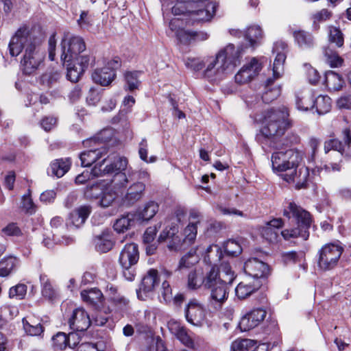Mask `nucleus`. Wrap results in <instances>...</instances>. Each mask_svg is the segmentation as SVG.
I'll list each match as a JSON object with an SVG mask.
<instances>
[{"label": "nucleus", "instance_id": "13", "mask_svg": "<svg viewBox=\"0 0 351 351\" xmlns=\"http://www.w3.org/2000/svg\"><path fill=\"white\" fill-rule=\"evenodd\" d=\"M184 312L186 321L195 326L201 325L205 319V310L202 304L195 298L189 301Z\"/></svg>", "mask_w": 351, "mask_h": 351}, {"label": "nucleus", "instance_id": "46", "mask_svg": "<svg viewBox=\"0 0 351 351\" xmlns=\"http://www.w3.org/2000/svg\"><path fill=\"white\" fill-rule=\"evenodd\" d=\"M40 280L42 285L43 296L49 300L54 299L56 296V292L47 276L45 274H41L40 276Z\"/></svg>", "mask_w": 351, "mask_h": 351}, {"label": "nucleus", "instance_id": "1", "mask_svg": "<svg viewBox=\"0 0 351 351\" xmlns=\"http://www.w3.org/2000/svg\"><path fill=\"white\" fill-rule=\"evenodd\" d=\"M41 43L42 40L34 36L27 26L20 27L11 38L8 45L11 56H18L25 49L21 62L25 74H35L42 64L45 53L41 50Z\"/></svg>", "mask_w": 351, "mask_h": 351}, {"label": "nucleus", "instance_id": "62", "mask_svg": "<svg viewBox=\"0 0 351 351\" xmlns=\"http://www.w3.org/2000/svg\"><path fill=\"white\" fill-rule=\"evenodd\" d=\"M262 236L270 242L276 241L278 238V232L267 224L265 226L261 232Z\"/></svg>", "mask_w": 351, "mask_h": 351}, {"label": "nucleus", "instance_id": "9", "mask_svg": "<svg viewBox=\"0 0 351 351\" xmlns=\"http://www.w3.org/2000/svg\"><path fill=\"white\" fill-rule=\"evenodd\" d=\"M216 275L214 267L206 275H204L200 268L191 269L187 274V288L190 290L199 289L202 286L204 288H210L216 280Z\"/></svg>", "mask_w": 351, "mask_h": 351}, {"label": "nucleus", "instance_id": "6", "mask_svg": "<svg viewBox=\"0 0 351 351\" xmlns=\"http://www.w3.org/2000/svg\"><path fill=\"white\" fill-rule=\"evenodd\" d=\"M302 159L301 154L295 149H288L285 152H276L271 156L272 168L277 171H287L284 179L287 182L295 180L296 169Z\"/></svg>", "mask_w": 351, "mask_h": 351}, {"label": "nucleus", "instance_id": "64", "mask_svg": "<svg viewBox=\"0 0 351 351\" xmlns=\"http://www.w3.org/2000/svg\"><path fill=\"white\" fill-rule=\"evenodd\" d=\"M77 23L82 29H88L93 25V19L88 16V12L82 11L80 14V19L77 20Z\"/></svg>", "mask_w": 351, "mask_h": 351}, {"label": "nucleus", "instance_id": "8", "mask_svg": "<svg viewBox=\"0 0 351 351\" xmlns=\"http://www.w3.org/2000/svg\"><path fill=\"white\" fill-rule=\"evenodd\" d=\"M61 47V60L63 63L73 61V58H77L86 49V44L82 37L70 35L69 33L64 34Z\"/></svg>", "mask_w": 351, "mask_h": 351}, {"label": "nucleus", "instance_id": "49", "mask_svg": "<svg viewBox=\"0 0 351 351\" xmlns=\"http://www.w3.org/2000/svg\"><path fill=\"white\" fill-rule=\"evenodd\" d=\"M134 223V220L129 217V215L123 216L117 219L114 223V229L119 233H122L128 230Z\"/></svg>", "mask_w": 351, "mask_h": 351}, {"label": "nucleus", "instance_id": "53", "mask_svg": "<svg viewBox=\"0 0 351 351\" xmlns=\"http://www.w3.org/2000/svg\"><path fill=\"white\" fill-rule=\"evenodd\" d=\"M22 322L25 331L29 335H40L43 332V327L40 324L32 325L26 318H23Z\"/></svg>", "mask_w": 351, "mask_h": 351}, {"label": "nucleus", "instance_id": "60", "mask_svg": "<svg viewBox=\"0 0 351 351\" xmlns=\"http://www.w3.org/2000/svg\"><path fill=\"white\" fill-rule=\"evenodd\" d=\"M93 61V58L86 54L78 55L77 58H73V62L77 64L84 71L88 69L90 62Z\"/></svg>", "mask_w": 351, "mask_h": 351}, {"label": "nucleus", "instance_id": "54", "mask_svg": "<svg viewBox=\"0 0 351 351\" xmlns=\"http://www.w3.org/2000/svg\"><path fill=\"white\" fill-rule=\"evenodd\" d=\"M178 226L177 224H172L169 227H166L165 229L160 233L158 237V241L162 242L167 239H175V236L178 232Z\"/></svg>", "mask_w": 351, "mask_h": 351}, {"label": "nucleus", "instance_id": "14", "mask_svg": "<svg viewBox=\"0 0 351 351\" xmlns=\"http://www.w3.org/2000/svg\"><path fill=\"white\" fill-rule=\"evenodd\" d=\"M266 315L267 311L265 308H254L241 317L239 326L242 331L250 330L260 325Z\"/></svg>", "mask_w": 351, "mask_h": 351}, {"label": "nucleus", "instance_id": "58", "mask_svg": "<svg viewBox=\"0 0 351 351\" xmlns=\"http://www.w3.org/2000/svg\"><path fill=\"white\" fill-rule=\"evenodd\" d=\"M190 10L189 5L186 4L185 2H181L180 0H177L176 3L172 8V13L174 15H181L189 14L190 16Z\"/></svg>", "mask_w": 351, "mask_h": 351}, {"label": "nucleus", "instance_id": "2", "mask_svg": "<svg viewBox=\"0 0 351 351\" xmlns=\"http://www.w3.org/2000/svg\"><path fill=\"white\" fill-rule=\"evenodd\" d=\"M289 117V112L285 106L271 109L267 112L264 126L261 131V136L265 138V143L276 149L281 147V144L278 141L291 126Z\"/></svg>", "mask_w": 351, "mask_h": 351}, {"label": "nucleus", "instance_id": "37", "mask_svg": "<svg viewBox=\"0 0 351 351\" xmlns=\"http://www.w3.org/2000/svg\"><path fill=\"white\" fill-rule=\"evenodd\" d=\"M295 41L302 48H309L313 45V36L304 30H295L293 32Z\"/></svg>", "mask_w": 351, "mask_h": 351}, {"label": "nucleus", "instance_id": "48", "mask_svg": "<svg viewBox=\"0 0 351 351\" xmlns=\"http://www.w3.org/2000/svg\"><path fill=\"white\" fill-rule=\"evenodd\" d=\"M140 72L138 71H127L125 73V80L128 89L130 91H133L138 88L140 81L138 80V75Z\"/></svg>", "mask_w": 351, "mask_h": 351}, {"label": "nucleus", "instance_id": "61", "mask_svg": "<svg viewBox=\"0 0 351 351\" xmlns=\"http://www.w3.org/2000/svg\"><path fill=\"white\" fill-rule=\"evenodd\" d=\"M101 188L98 184L88 186L84 191V195L88 199H97L100 196Z\"/></svg>", "mask_w": 351, "mask_h": 351}, {"label": "nucleus", "instance_id": "18", "mask_svg": "<svg viewBox=\"0 0 351 351\" xmlns=\"http://www.w3.org/2000/svg\"><path fill=\"white\" fill-rule=\"evenodd\" d=\"M244 271L245 274L252 276V280H260L265 278L269 272V268L267 264L254 258L247 260L244 265Z\"/></svg>", "mask_w": 351, "mask_h": 351}, {"label": "nucleus", "instance_id": "44", "mask_svg": "<svg viewBox=\"0 0 351 351\" xmlns=\"http://www.w3.org/2000/svg\"><path fill=\"white\" fill-rule=\"evenodd\" d=\"M222 258V252L221 248L217 245H213L207 248L204 257L205 261L210 265H216Z\"/></svg>", "mask_w": 351, "mask_h": 351}, {"label": "nucleus", "instance_id": "57", "mask_svg": "<svg viewBox=\"0 0 351 351\" xmlns=\"http://www.w3.org/2000/svg\"><path fill=\"white\" fill-rule=\"evenodd\" d=\"M185 65L187 68L197 71L204 68V62L199 58H188L185 60Z\"/></svg>", "mask_w": 351, "mask_h": 351}, {"label": "nucleus", "instance_id": "43", "mask_svg": "<svg viewBox=\"0 0 351 351\" xmlns=\"http://www.w3.org/2000/svg\"><path fill=\"white\" fill-rule=\"evenodd\" d=\"M323 53L325 61L331 67H338L343 63V59L339 54L329 47H326L323 49Z\"/></svg>", "mask_w": 351, "mask_h": 351}, {"label": "nucleus", "instance_id": "56", "mask_svg": "<svg viewBox=\"0 0 351 351\" xmlns=\"http://www.w3.org/2000/svg\"><path fill=\"white\" fill-rule=\"evenodd\" d=\"M58 119L53 116H47L43 117L40 125L41 128L46 132L52 130L57 125Z\"/></svg>", "mask_w": 351, "mask_h": 351}, {"label": "nucleus", "instance_id": "42", "mask_svg": "<svg viewBox=\"0 0 351 351\" xmlns=\"http://www.w3.org/2000/svg\"><path fill=\"white\" fill-rule=\"evenodd\" d=\"M314 108L319 114H324L330 111L331 108V99L328 95H319L313 98Z\"/></svg>", "mask_w": 351, "mask_h": 351}, {"label": "nucleus", "instance_id": "11", "mask_svg": "<svg viewBox=\"0 0 351 351\" xmlns=\"http://www.w3.org/2000/svg\"><path fill=\"white\" fill-rule=\"evenodd\" d=\"M108 158H104L101 162L95 165L93 168V173L95 176H103L108 174L123 173L125 170L128 160L124 157H117L113 162L107 163Z\"/></svg>", "mask_w": 351, "mask_h": 351}, {"label": "nucleus", "instance_id": "25", "mask_svg": "<svg viewBox=\"0 0 351 351\" xmlns=\"http://www.w3.org/2000/svg\"><path fill=\"white\" fill-rule=\"evenodd\" d=\"M77 337L75 332H70L68 335L62 332H58L52 337V346L56 350H63L67 346L74 348L78 345V342L75 341L71 343V339H75Z\"/></svg>", "mask_w": 351, "mask_h": 351}, {"label": "nucleus", "instance_id": "39", "mask_svg": "<svg viewBox=\"0 0 351 351\" xmlns=\"http://www.w3.org/2000/svg\"><path fill=\"white\" fill-rule=\"evenodd\" d=\"M262 37V30L258 26L248 27L245 34V38L249 42V45L253 48L260 43Z\"/></svg>", "mask_w": 351, "mask_h": 351}, {"label": "nucleus", "instance_id": "4", "mask_svg": "<svg viewBox=\"0 0 351 351\" xmlns=\"http://www.w3.org/2000/svg\"><path fill=\"white\" fill-rule=\"evenodd\" d=\"M292 217L295 219L298 227L295 228L285 229L281 232L285 240L302 237L306 240L308 238V228L311 226V218L310 213L293 202H290L287 208L284 210V215L288 218Z\"/></svg>", "mask_w": 351, "mask_h": 351}, {"label": "nucleus", "instance_id": "33", "mask_svg": "<svg viewBox=\"0 0 351 351\" xmlns=\"http://www.w3.org/2000/svg\"><path fill=\"white\" fill-rule=\"evenodd\" d=\"M199 261V257L195 251L191 250L182 257L176 271L184 273L187 269H191Z\"/></svg>", "mask_w": 351, "mask_h": 351}, {"label": "nucleus", "instance_id": "16", "mask_svg": "<svg viewBox=\"0 0 351 351\" xmlns=\"http://www.w3.org/2000/svg\"><path fill=\"white\" fill-rule=\"evenodd\" d=\"M203 219V215L195 209H191L189 212V223L184 230V239L183 245H189L192 244L197 237V224Z\"/></svg>", "mask_w": 351, "mask_h": 351}, {"label": "nucleus", "instance_id": "45", "mask_svg": "<svg viewBox=\"0 0 351 351\" xmlns=\"http://www.w3.org/2000/svg\"><path fill=\"white\" fill-rule=\"evenodd\" d=\"M64 64L66 65L67 79L72 82H77L84 71L73 61L66 62Z\"/></svg>", "mask_w": 351, "mask_h": 351}, {"label": "nucleus", "instance_id": "51", "mask_svg": "<svg viewBox=\"0 0 351 351\" xmlns=\"http://www.w3.org/2000/svg\"><path fill=\"white\" fill-rule=\"evenodd\" d=\"M224 251L230 256H237L242 252V248L239 243L234 240H228L223 245Z\"/></svg>", "mask_w": 351, "mask_h": 351}, {"label": "nucleus", "instance_id": "21", "mask_svg": "<svg viewBox=\"0 0 351 351\" xmlns=\"http://www.w3.org/2000/svg\"><path fill=\"white\" fill-rule=\"evenodd\" d=\"M218 6L217 3L210 1L201 7L191 8L189 17L195 21H210L215 16Z\"/></svg>", "mask_w": 351, "mask_h": 351}, {"label": "nucleus", "instance_id": "31", "mask_svg": "<svg viewBox=\"0 0 351 351\" xmlns=\"http://www.w3.org/2000/svg\"><path fill=\"white\" fill-rule=\"evenodd\" d=\"M274 78H269L265 83V90L262 95V99L265 103H270L276 99L280 95L281 88L280 86L272 87Z\"/></svg>", "mask_w": 351, "mask_h": 351}, {"label": "nucleus", "instance_id": "26", "mask_svg": "<svg viewBox=\"0 0 351 351\" xmlns=\"http://www.w3.org/2000/svg\"><path fill=\"white\" fill-rule=\"evenodd\" d=\"M261 281L257 280H246L241 282L235 289L236 295L241 300L250 296L259 289Z\"/></svg>", "mask_w": 351, "mask_h": 351}, {"label": "nucleus", "instance_id": "35", "mask_svg": "<svg viewBox=\"0 0 351 351\" xmlns=\"http://www.w3.org/2000/svg\"><path fill=\"white\" fill-rule=\"evenodd\" d=\"M81 297L83 301L90 304L97 306L101 302L103 294L99 289L93 288L82 291Z\"/></svg>", "mask_w": 351, "mask_h": 351}, {"label": "nucleus", "instance_id": "20", "mask_svg": "<svg viewBox=\"0 0 351 351\" xmlns=\"http://www.w3.org/2000/svg\"><path fill=\"white\" fill-rule=\"evenodd\" d=\"M207 289H210V295L208 298V306L215 310L221 309L223 303L228 298V287L220 283H216V285H213L211 287Z\"/></svg>", "mask_w": 351, "mask_h": 351}, {"label": "nucleus", "instance_id": "15", "mask_svg": "<svg viewBox=\"0 0 351 351\" xmlns=\"http://www.w3.org/2000/svg\"><path fill=\"white\" fill-rule=\"evenodd\" d=\"M159 278L156 269H149L143 278L139 289L137 290V296L141 300H145L149 293H152L158 285Z\"/></svg>", "mask_w": 351, "mask_h": 351}, {"label": "nucleus", "instance_id": "38", "mask_svg": "<svg viewBox=\"0 0 351 351\" xmlns=\"http://www.w3.org/2000/svg\"><path fill=\"white\" fill-rule=\"evenodd\" d=\"M113 245L111 236L108 234L103 233L95 239V248L99 252L106 253L110 251Z\"/></svg>", "mask_w": 351, "mask_h": 351}, {"label": "nucleus", "instance_id": "7", "mask_svg": "<svg viewBox=\"0 0 351 351\" xmlns=\"http://www.w3.org/2000/svg\"><path fill=\"white\" fill-rule=\"evenodd\" d=\"M343 252L339 244L330 243L324 245L318 251L317 266L322 271L333 269L338 264Z\"/></svg>", "mask_w": 351, "mask_h": 351}, {"label": "nucleus", "instance_id": "27", "mask_svg": "<svg viewBox=\"0 0 351 351\" xmlns=\"http://www.w3.org/2000/svg\"><path fill=\"white\" fill-rule=\"evenodd\" d=\"M107 154V149L101 145L99 147H93L82 152L80 155L81 165L83 167H90L98 159Z\"/></svg>", "mask_w": 351, "mask_h": 351}, {"label": "nucleus", "instance_id": "28", "mask_svg": "<svg viewBox=\"0 0 351 351\" xmlns=\"http://www.w3.org/2000/svg\"><path fill=\"white\" fill-rule=\"evenodd\" d=\"M215 272L217 273V276L216 280L213 285L220 283L228 287L232 283L236 277L234 272L232 270L228 263L221 264L219 270L215 269Z\"/></svg>", "mask_w": 351, "mask_h": 351}, {"label": "nucleus", "instance_id": "40", "mask_svg": "<svg viewBox=\"0 0 351 351\" xmlns=\"http://www.w3.org/2000/svg\"><path fill=\"white\" fill-rule=\"evenodd\" d=\"M297 108L302 111H307L314 108L313 95L311 93L297 95L295 99Z\"/></svg>", "mask_w": 351, "mask_h": 351}, {"label": "nucleus", "instance_id": "34", "mask_svg": "<svg viewBox=\"0 0 351 351\" xmlns=\"http://www.w3.org/2000/svg\"><path fill=\"white\" fill-rule=\"evenodd\" d=\"M71 165L69 158L56 160L51 164V174L61 178L69 171Z\"/></svg>", "mask_w": 351, "mask_h": 351}, {"label": "nucleus", "instance_id": "3", "mask_svg": "<svg viewBox=\"0 0 351 351\" xmlns=\"http://www.w3.org/2000/svg\"><path fill=\"white\" fill-rule=\"evenodd\" d=\"M243 48L235 49L234 45L229 44L217 54L216 58L210 62L204 71V75L210 81L221 79L226 73L230 72L240 64L241 54Z\"/></svg>", "mask_w": 351, "mask_h": 351}, {"label": "nucleus", "instance_id": "29", "mask_svg": "<svg viewBox=\"0 0 351 351\" xmlns=\"http://www.w3.org/2000/svg\"><path fill=\"white\" fill-rule=\"evenodd\" d=\"M116 73L109 67L96 69L92 74L93 81L101 86H108L114 80Z\"/></svg>", "mask_w": 351, "mask_h": 351}, {"label": "nucleus", "instance_id": "36", "mask_svg": "<svg viewBox=\"0 0 351 351\" xmlns=\"http://www.w3.org/2000/svg\"><path fill=\"white\" fill-rule=\"evenodd\" d=\"M19 259L15 256H8L0 261V276L6 277L18 266Z\"/></svg>", "mask_w": 351, "mask_h": 351}, {"label": "nucleus", "instance_id": "32", "mask_svg": "<svg viewBox=\"0 0 351 351\" xmlns=\"http://www.w3.org/2000/svg\"><path fill=\"white\" fill-rule=\"evenodd\" d=\"M325 84L329 90L336 91L342 88L344 80L339 73L328 71L325 73Z\"/></svg>", "mask_w": 351, "mask_h": 351}, {"label": "nucleus", "instance_id": "55", "mask_svg": "<svg viewBox=\"0 0 351 351\" xmlns=\"http://www.w3.org/2000/svg\"><path fill=\"white\" fill-rule=\"evenodd\" d=\"M177 338L186 346L192 348L193 346V341L191 338L188 335L186 330L182 327H178L176 332Z\"/></svg>", "mask_w": 351, "mask_h": 351}, {"label": "nucleus", "instance_id": "5", "mask_svg": "<svg viewBox=\"0 0 351 351\" xmlns=\"http://www.w3.org/2000/svg\"><path fill=\"white\" fill-rule=\"evenodd\" d=\"M147 176L146 171H130L127 173H118L114 175L112 182V188H107L104 191H101L99 206L103 208L110 206L119 195L122 194V189L126 188L128 184L139 178L141 175Z\"/></svg>", "mask_w": 351, "mask_h": 351}, {"label": "nucleus", "instance_id": "19", "mask_svg": "<svg viewBox=\"0 0 351 351\" xmlns=\"http://www.w3.org/2000/svg\"><path fill=\"white\" fill-rule=\"evenodd\" d=\"M344 145L337 139H330L325 142L324 150L327 153L331 149L340 152L342 155L351 157V133L348 128L343 131Z\"/></svg>", "mask_w": 351, "mask_h": 351}, {"label": "nucleus", "instance_id": "63", "mask_svg": "<svg viewBox=\"0 0 351 351\" xmlns=\"http://www.w3.org/2000/svg\"><path fill=\"white\" fill-rule=\"evenodd\" d=\"M60 75L58 71H50L43 74L41 77V81L43 84L50 86L56 82L60 78Z\"/></svg>", "mask_w": 351, "mask_h": 351}, {"label": "nucleus", "instance_id": "24", "mask_svg": "<svg viewBox=\"0 0 351 351\" xmlns=\"http://www.w3.org/2000/svg\"><path fill=\"white\" fill-rule=\"evenodd\" d=\"M92 212V207L89 205H82L73 210L67 221V226L79 228L83 225Z\"/></svg>", "mask_w": 351, "mask_h": 351}, {"label": "nucleus", "instance_id": "17", "mask_svg": "<svg viewBox=\"0 0 351 351\" xmlns=\"http://www.w3.org/2000/svg\"><path fill=\"white\" fill-rule=\"evenodd\" d=\"M69 327L74 331L83 332L86 330L91 324L88 314L82 308H77L68 319Z\"/></svg>", "mask_w": 351, "mask_h": 351}, {"label": "nucleus", "instance_id": "22", "mask_svg": "<svg viewBox=\"0 0 351 351\" xmlns=\"http://www.w3.org/2000/svg\"><path fill=\"white\" fill-rule=\"evenodd\" d=\"M139 258L138 245L134 243L126 244L121 251L119 261L123 269L132 268Z\"/></svg>", "mask_w": 351, "mask_h": 351}, {"label": "nucleus", "instance_id": "41", "mask_svg": "<svg viewBox=\"0 0 351 351\" xmlns=\"http://www.w3.org/2000/svg\"><path fill=\"white\" fill-rule=\"evenodd\" d=\"M159 205L154 202L149 201L145 204L143 208L139 211V217L145 221H149L152 219L158 213Z\"/></svg>", "mask_w": 351, "mask_h": 351}, {"label": "nucleus", "instance_id": "50", "mask_svg": "<svg viewBox=\"0 0 351 351\" xmlns=\"http://www.w3.org/2000/svg\"><path fill=\"white\" fill-rule=\"evenodd\" d=\"M254 341L248 339H237L232 342L231 346L232 351H249L254 347Z\"/></svg>", "mask_w": 351, "mask_h": 351}, {"label": "nucleus", "instance_id": "59", "mask_svg": "<svg viewBox=\"0 0 351 351\" xmlns=\"http://www.w3.org/2000/svg\"><path fill=\"white\" fill-rule=\"evenodd\" d=\"M2 232L6 236L19 237L22 235L20 228L14 223H10L2 229Z\"/></svg>", "mask_w": 351, "mask_h": 351}, {"label": "nucleus", "instance_id": "47", "mask_svg": "<svg viewBox=\"0 0 351 351\" xmlns=\"http://www.w3.org/2000/svg\"><path fill=\"white\" fill-rule=\"evenodd\" d=\"M328 40L330 43H335L338 47L343 45V35L337 27L333 26L328 27Z\"/></svg>", "mask_w": 351, "mask_h": 351}, {"label": "nucleus", "instance_id": "10", "mask_svg": "<svg viewBox=\"0 0 351 351\" xmlns=\"http://www.w3.org/2000/svg\"><path fill=\"white\" fill-rule=\"evenodd\" d=\"M149 176L141 175L139 178L130 182L126 188L122 189L121 201L122 204L126 206H133L134 204L140 201L145 195V184L139 181V180L146 178Z\"/></svg>", "mask_w": 351, "mask_h": 351}, {"label": "nucleus", "instance_id": "30", "mask_svg": "<svg viewBox=\"0 0 351 351\" xmlns=\"http://www.w3.org/2000/svg\"><path fill=\"white\" fill-rule=\"evenodd\" d=\"M179 23V19H173L169 23V27L176 32L177 39L183 45L193 43V31L186 30L184 28H177Z\"/></svg>", "mask_w": 351, "mask_h": 351}, {"label": "nucleus", "instance_id": "52", "mask_svg": "<svg viewBox=\"0 0 351 351\" xmlns=\"http://www.w3.org/2000/svg\"><path fill=\"white\" fill-rule=\"evenodd\" d=\"M27 293V286L24 284H18L10 289L9 297L16 300H22Z\"/></svg>", "mask_w": 351, "mask_h": 351}, {"label": "nucleus", "instance_id": "23", "mask_svg": "<svg viewBox=\"0 0 351 351\" xmlns=\"http://www.w3.org/2000/svg\"><path fill=\"white\" fill-rule=\"evenodd\" d=\"M287 48V45L282 41L276 42L274 44L273 51L277 53L273 65V75L274 79H278L283 71L284 63L286 60L285 50Z\"/></svg>", "mask_w": 351, "mask_h": 351}, {"label": "nucleus", "instance_id": "12", "mask_svg": "<svg viewBox=\"0 0 351 351\" xmlns=\"http://www.w3.org/2000/svg\"><path fill=\"white\" fill-rule=\"evenodd\" d=\"M262 68V63L256 58H252L235 75V82L239 84L249 83L258 76Z\"/></svg>", "mask_w": 351, "mask_h": 351}]
</instances>
